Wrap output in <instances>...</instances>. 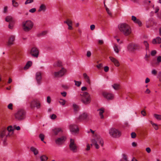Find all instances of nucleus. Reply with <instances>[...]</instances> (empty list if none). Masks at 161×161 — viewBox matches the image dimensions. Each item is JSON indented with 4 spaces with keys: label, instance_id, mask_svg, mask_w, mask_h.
<instances>
[{
    "label": "nucleus",
    "instance_id": "nucleus-17",
    "mask_svg": "<svg viewBox=\"0 0 161 161\" xmlns=\"http://www.w3.org/2000/svg\"><path fill=\"white\" fill-rule=\"evenodd\" d=\"M36 79L38 85H40L42 79L41 72L40 71L37 72L36 74Z\"/></svg>",
    "mask_w": 161,
    "mask_h": 161
},
{
    "label": "nucleus",
    "instance_id": "nucleus-6",
    "mask_svg": "<svg viewBox=\"0 0 161 161\" xmlns=\"http://www.w3.org/2000/svg\"><path fill=\"white\" fill-rule=\"evenodd\" d=\"M69 147L70 150L74 153H76L77 151V146L74 139H70Z\"/></svg>",
    "mask_w": 161,
    "mask_h": 161
},
{
    "label": "nucleus",
    "instance_id": "nucleus-63",
    "mask_svg": "<svg viewBox=\"0 0 161 161\" xmlns=\"http://www.w3.org/2000/svg\"><path fill=\"white\" fill-rule=\"evenodd\" d=\"M91 53L90 51H88L87 52L86 55L88 57H90L91 56Z\"/></svg>",
    "mask_w": 161,
    "mask_h": 161
},
{
    "label": "nucleus",
    "instance_id": "nucleus-42",
    "mask_svg": "<svg viewBox=\"0 0 161 161\" xmlns=\"http://www.w3.org/2000/svg\"><path fill=\"white\" fill-rule=\"evenodd\" d=\"M8 28L11 29H12L14 27V21L12 22L9 23Z\"/></svg>",
    "mask_w": 161,
    "mask_h": 161
},
{
    "label": "nucleus",
    "instance_id": "nucleus-37",
    "mask_svg": "<svg viewBox=\"0 0 161 161\" xmlns=\"http://www.w3.org/2000/svg\"><path fill=\"white\" fill-rule=\"evenodd\" d=\"M112 87L115 90H118L119 88V85L117 84H114L112 85Z\"/></svg>",
    "mask_w": 161,
    "mask_h": 161
},
{
    "label": "nucleus",
    "instance_id": "nucleus-30",
    "mask_svg": "<svg viewBox=\"0 0 161 161\" xmlns=\"http://www.w3.org/2000/svg\"><path fill=\"white\" fill-rule=\"evenodd\" d=\"M114 49L115 52L117 53H118L119 52V50L120 49L119 47L116 44H115L114 45Z\"/></svg>",
    "mask_w": 161,
    "mask_h": 161
},
{
    "label": "nucleus",
    "instance_id": "nucleus-41",
    "mask_svg": "<svg viewBox=\"0 0 161 161\" xmlns=\"http://www.w3.org/2000/svg\"><path fill=\"white\" fill-rule=\"evenodd\" d=\"M90 131L92 133L93 135V136L94 137H96V135L94 134L95 131L92 130L91 129H90L89 131L87 130L86 131V132L87 133H89L90 132Z\"/></svg>",
    "mask_w": 161,
    "mask_h": 161
},
{
    "label": "nucleus",
    "instance_id": "nucleus-20",
    "mask_svg": "<svg viewBox=\"0 0 161 161\" xmlns=\"http://www.w3.org/2000/svg\"><path fill=\"white\" fill-rule=\"evenodd\" d=\"M64 23L68 25V29L69 30H71L73 29V28L72 26L73 23L71 20L69 19H67L66 21H64Z\"/></svg>",
    "mask_w": 161,
    "mask_h": 161
},
{
    "label": "nucleus",
    "instance_id": "nucleus-53",
    "mask_svg": "<svg viewBox=\"0 0 161 161\" xmlns=\"http://www.w3.org/2000/svg\"><path fill=\"white\" fill-rule=\"evenodd\" d=\"M8 9V7L7 6L5 7L3 9V13H6L7 12Z\"/></svg>",
    "mask_w": 161,
    "mask_h": 161
},
{
    "label": "nucleus",
    "instance_id": "nucleus-7",
    "mask_svg": "<svg viewBox=\"0 0 161 161\" xmlns=\"http://www.w3.org/2000/svg\"><path fill=\"white\" fill-rule=\"evenodd\" d=\"M39 51L38 48L36 47H32L30 51V54L33 57L37 58L39 55Z\"/></svg>",
    "mask_w": 161,
    "mask_h": 161
},
{
    "label": "nucleus",
    "instance_id": "nucleus-36",
    "mask_svg": "<svg viewBox=\"0 0 161 161\" xmlns=\"http://www.w3.org/2000/svg\"><path fill=\"white\" fill-rule=\"evenodd\" d=\"M154 117L157 119L158 120H161V115L154 114L153 115Z\"/></svg>",
    "mask_w": 161,
    "mask_h": 161
},
{
    "label": "nucleus",
    "instance_id": "nucleus-52",
    "mask_svg": "<svg viewBox=\"0 0 161 161\" xmlns=\"http://www.w3.org/2000/svg\"><path fill=\"white\" fill-rule=\"evenodd\" d=\"M106 10L108 14L110 16H112V14L111 12L110 11L109 9L108 8H106Z\"/></svg>",
    "mask_w": 161,
    "mask_h": 161
},
{
    "label": "nucleus",
    "instance_id": "nucleus-26",
    "mask_svg": "<svg viewBox=\"0 0 161 161\" xmlns=\"http://www.w3.org/2000/svg\"><path fill=\"white\" fill-rule=\"evenodd\" d=\"M32 63L31 61H28L26 64L25 65L24 68V69L25 70H26L28 69L32 65Z\"/></svg>",
    "mask_w": 161,
    "mask_h": 161
},
{
    "label": "nucleus",
    "instance_id": "nucleus-39",
    "mask_svg": "<svg viewBox=\"0 0 161 161\" xmlns=\"http://www.w3.org/2000/svg\"><path fill=\"white\" fill-rule=\"evenodd\" d=\"M134 23H135L137 24H138L139 26H141L142 25V23L141 21L139 19H136V20L134 21Z\"/></svg>",
    "mask_w": 161,
    "mask_h": 161
},
{
    "label": "nucleus",
    "instance_id": "nucleus-61",
    "mask_svg": "<svg viewBox=\"0 0 161 161\" xmlns=\"http://www.w3.org/2000/svg\"><path fill=\"white\" fill-rule=\"evenodd\" d=\"M95 28V25H92L90 26V29L92 31H93Z\"/></svg>",
    "mask_w": 161,
    "mask_h": 161
},
{
    "label": "nucleus",
    "instance_id": "nucleus-10",
    "mask_svg": "<svg viewBox=\"0 0 161 161\" xmlns=\"http://www.w3.org/2000/svg\"><path fill=\"white\" fill-rule=\"evenodd\" d=\"M102 95L104 98L108 100H113L114 97L113 94L106 92H102Z\"/></svg>",
    "mask_w": 161,
    "mask_h": 161
},
{
    "label": "nucleus",
    "instance_id": "nucleus-44",
    "mask_svg": "<svg viewBox=\"0 0 161 161\" xmlns=\"http://www.w3.org/2000/svg\"><path fill=\"white\" fill-rule=\"evenodd\" d=\"M8 108L10 110H12L13 109V105L12 103H10L7 106Z\"/></svg>",
    "mask_w": 161,
    "mask_h": 161
},
{
    "label": "nucleus",
    "instance_id": "nucleus-60",
    "mask_svg": "<svg viewBox=\"0 0 161 161\" xmlns=\"http://www.w3.org/2000/svg\"><path fill=\"white\" fill-rule=\"evenodd\" d=\"M14 129H16L17 130H19L20 129V126H14Z\"/></svg>",
    "mask_w": 161,
    "mask_h": 161
},
{
    "label": "nucleus",
    "instance_id": "nucleus-24",
    "mask_svg": "<svg viewBox=\"0 0 161 161\" xmlns=\"http://www.w3.org/2000/svg\"><path fill=\"white\" fill-rule=\"evenodd\" d=\"M30 150L35 155H36L39 153V152L38 149L34 147H31L30 148Z\"/></svg>",
    "mask_w": 161,
    "mask_h": 161
},
{
    "label": "nucleus",
    "instance_id": "nucleus-33",
    "mask_svg": "<svg viewBox=\"0 0 161 161\" xmlns=\"http://www.w3.org/2000/svg\"><path fill=\"white\" fill-rule=\"evenodd\" d=\"M41 161H46L48 159V158L45 155H42L40 157Z\"/></svg>",
    "mask_w": 161,
    "mask_h": 161
},
{
    "label": "nucleus",
    "instance_id": "nucleus-3",
    "mask_svg": "<svg viewBox=\"0 0 161 161\" xmlns=\"http://www.w3.org/2000/svg\"><path fill=\"white\" fill-rule=\"evenodd\" d=\"M81 96V101L84 104L86 105L90 103H91V96L88 92H82Z\"/></svg>",
    "mask_w": 161,
    "mask_h": 161
},
{
    "label": "nucleus",
    "instance_id": "nucleus-57",
    "mask_svg": "<svg viewBox=\"0 0 161 161\" xmlns=\"http://www.w3.org/2000/svg\"><path fill=\"white\" fill-rule=\"evenodd\" d=\"M123 159L126 161H128L127 157L126 155L125 154H123Z\"/></svg>",
    "mask_w": 161,
    "mask_h": 161
},
{
    "label": "nucleus",
    "instance_id": "nucleus-14",
    "mask_svg": "<svg viewBox=\"0 0 161 161\" xmlns=\"http://www.w3.org/2000/svg\"><path fill=\"white\" fill-rule=\"evenodd\" d=\"M15 40V37L13 35L10 36L8 39L7 43V47H10L11 46L14 44V42Z\"/></svg>",
    "mask_w": 161,
    "mask_h": 161
},
{
    "label": "nucleus",
    "instance_id": "nucleus-55",
    "mask_svg": "<svg viewBox=\"0 0 161 161\" xmlns=\"http://www.w3.org/2000/svg\"><path fill=\"white\" fill-rule=\"evenodd\" d=\"M109 67H108L107 66H105L104 68V70L105 72H108L109 70Z\"/></svg>",
    "mask_w": 161,
    "mask_h": 161
},
{
    "label": "nucleus",
    "instance_id": "nucleus-21",
    "mask_svg": "<svg viewBox=\"0 0 161 161\" xmlns=\"http://www.w3.org/2000/svg\"><path fill=\"white\" fill-rule=\"evenodd\" d=\"M83 78L86 82L89 85H90L91 84V81L89 77L87 75L86 73H84L83 75Z\"/></svg>",
    "mask_w": 161,
    "mask_h": 161
},
{
    "label": "nucleus",
    "instance_id": "nucleus-9",
    "mask_svg": "<svg viewBox=\"0 0 161 161\" xmlns=\"http://www.w3.org/2000/svg\"><path fill=\"white\" fill-rule=\"evenodd\" d=\"M66 72V69L64 68H62L58 71L55 72L54 74L56 77H62L65 74Z\"/></svg>",
    "mask_w": 161,
    "mask_h": 161
},
{
    "label": "nucleus",
    "instance_id": "nucleus-32",
    "mask_svg": "<svg viewBox=\"0 0 161 161\" xmlns=\"http://www.w3.org/2000/svg\"><path fill=\"white\" fill-rule=\"evenodd\" d=\"M12 3L13 6L15 8L18 7L19 5V3L17 2H16L14 0H12Z\"/></svg>",
    "mask_w": 161,
    "mask_h": 161
},
{
    "label": "nucleus",
    "instance_id": "nucleus-28",
    "mask_svg": "<svg viewBox=\"0 0 161 161\" xmlns=\"http://www.w3.org/2000/svg\"><path fill=\"white\" fill-rule=\"evenodd\" d=\"M5 20L9 23L13 22L14 21L12 17L11 16H8L5 18Z\"/></svg>",
    "mask_w": 161,
    "mask_h": 161
},
{
    "label": "nucleus",
    "instance_id": "nucleus-2",
    "mask_svg": "<svg viewBox=\"0 0 161 161\" xmlns=\"http://www.w3.org/2000/svg\"><path fill=\"white\" fill-rule=\"evenodd\" d=\"M119 28L120 31L125 36H128L131 33V29L130 26L125 23L120 24L119 25Z\"/></svg>",
    "mask_w": 161,
    "mask_h": 161
},
{
    "label": "nucleus",
    "instance_id": "nucleus-11",
    "mask_svg": "<svg viewBox=\"0 0 161 161\" xmlns=\"http://www.w3.org/2000/svg\"><path fill=\"white\" fill-rule=\"evenodd\" d=\"M69 129L72 134H75L78 132L79 129L77 126L75 124H70L69 125Z\"/></svg>",
    "mask_w": 161,
    "mask_h": 161
},
{
    "label": "nucleus",
    "instance_id": "nucleus-5",
    "mask_svg": "<svg viewBox=\"0 0 161 161\" xmlns=\"http://www.w3.org/2000/svg\"><path fill=\"white\" fill-rule=\"evenodd\" d=\"M109 133L111 136L115 138L119 137L121 135L120 131L114 128H111L109 130Z\"/></svg>",
    "mask_w": 161,
    "mask_h": 161
},
{
    "label": "nucleus",
    "instance_id": "nucleus-43",
    "mask_svg": "<svg viewBox=\"0 0 161 161\" xmlns=\"http://www.w3.org/2000/svg\"><path fill=\"white\" fill-rule=\"evenodd\" d=\"M50 118L51 119H55L56 118L57 116L55 114H53L50 116Z\"/></svg>",
    "mask_w": 161,
    "mask_h": 161
},
{
    "label": "nucleus",
    "instance_id": "nucleus-54",
    "mask_svg": "<svg viewBox=\"0 0 161 161\" xmlns=\"http://www.w3.org/2000/svg\"><path fill=\"white\" fill-rule=\"evenodd\" d=\"M157 53V52L156 50L152 51L151 53V55L152 56H154Z\"/></svg>",
    "mask_w": 161,
    "mask_h": 161
},
{
    "label": "nucleus",
    "instance_id": "nucleus-31",
    "mask_svg": "<svg viewBox=\"0 0 161 161\" xmlns=\"http://www.w3.org/2000/svg\"><path fill=\"white\" fill-rule=\"evenodd\" d=\"M62 65V62L60 61H58L55 62L53 64L54 67H60Z\"/></svg>",
    "mask_w": 161,
    "mask_h": 161
},
{
    "label": "nucleus",
    "instance_id": "nucleus-50",
    "mask_svg": "<svg viewBox=\"0 0 161 161\" xmlns=\"http://www.w3.org/2000/svg\"><path fill=\"white\" fill-rule=\"evenodd\" d=\"M61 94L63 97H65L67 95V92H66L64 91L60 93Z\"/></svg>",
    "mask_w": 161,
    "mask_h": 161
},
{
    "label": "nucleus",
    "instance_id": "nucleus-46",
    "mask_svg": "<svg viewBox=\"0 0 161 161\" xmlns=\"http://www.w3.org/2000/svg\"><path fill=\"white\" fill-rule=\"evenodd\" d=\"M34 1V0H26L25 2V4H27L32 3Z\"/></svg>",
    "mask_w": 161,
    "mask_h": 161
},
{
    "label": "nucleus",
    "instance_id": "nucleus-56",
    "mask_svg": "<svg viewBox=\"0 0 161 161\" xmlns=\"http://www.w3.org/2000/svg\"><path fill=\"white\" fill-rule=\"evenodd\" d=\"M157 62L158 63L161 62V56H158L157 58Z\"/></svg>",
    "mask_w": 161,
    "mask_h": 161
},
{
    "label": "nucleus",
    "instance_id": "nucleus-34",
    "mask_svg": "<svg viewBox=\"0 0 161 161\" xmlns=\"http://www.w3.org/2000/svg\"><path fill=\"white\" fill-rule=\"evenodd\" d=\"M73 106L74 111L77 112L79 110V107L78 106L77 104L74 103L73 105Z\"/></svg>",
    "mask_w": 161,
    "mask_h": 161
},
{
    "label": "nucleus",
    "instance_id": "nucleus-38",
    "mask_svg": "<svg viewBox=\"0 0 161 161\" xmlns=\"http://www.w3.org/2000/svg\"><path fill=\"white\" fill-rule=\"evenodd\" d=\"M74 82L75 83V85L77 87H79L81 84V82L80 81L74 80Z\"/></svg>",
    "mask_w": 161,
    "mask_h": 161
},
{
    "label": "nucleus",
    "instance_id": "nucleus-47",
    "mask_svg": "<svg viewBox=\"0 0 161 161\" xmlns=\"http://www.w3.org/2000/svg\"><path fill=\"white\" fill-rule=\"evenodd\" d=\"M144 43L146 47V49L147 50V49L148 48H149V44L148 43V42L146 41H144Z\"/></svg>",
    "mask_w": 161,
    "mask_h": 161
},
{
    "label": "nucleus",
    "instance_id": "nucleus-64",
    "mask_svg": "<svg viewBox=\"0 0 161 161\" xmlns=\"http://www.w3.org/2000/svg\"><path fill=\"white\" fill-rule=\"evenodd\" d=\"M136 19H137V18H136L134 16H132V18H131V19L133 21H136Z\"/></svg>",
    "mask_w": 161,
    "mask_h": 161
},
{
    "label": "nucleus",
    "instance_id": "nucleus-59",
    "mask_svg": "<svg viewBox=\"0 0 161 161\" xmlns=\"http://www.w3.org/2000/svg\"><path fill=\"white\" fill-rule=\"evenodd\" d=\"M90 146L89 144H88L86 145V151H89L90 150Z\"/></svg>",
    "mask_w": 161,
    "mask_h": 161
},
{
    "label": "nucleus",
    "instance_id": "nucleus-4",
    "mask_svg": "<svg viewBox=\"0 0 161 161\" xmlns=\"http://www.w3.org/2000/svg\"><path fill=\"white\" fill-rule=\"evenodd\" d=\"M14 117L16 120H23L25 118V112L23 109H19L15 114Z\"/></svg>",
    "mask_w": 161,
    "mask_h": 161
},
{
    "label": "nucleus",
    "instance_id": "nucleus-27",
    "mask_svg": "<svg viewBox=\"0 0 161 161\" xmlns=\"http://www.w3.org/2000/svg\"><path fill=\"white\" fill-rule=\"evenodd\" d=\"M37 101V100L33 99L30 103V105L31 108L35 107Z\"/></svg>",
    "mask_w": 161,
    "mask_h": 161
},
{
    "label": "nucleus",
    "instance_id": "nucleus-22",
    "mask_svg": "<svg viewBox=\"0 0 161 161\" xmlns=\"http://www.w3.org/2000/svg\"><path fill=\"white\" fill-rule=\"evenodd\" d=\"M109 58L112 62L114 64L115 66L118 67L119 66V63L118 61L115 58L112 57H110Z\"/></svg>",
    "mask_w": 161,
    "mask_h": 161
},
{
    "label": "nucleus",
    "instance_id": "nucleus-8",
    "mask_svg": "<svg viewBox=\"0 0 161 161\" xmlns=\"http://www.w3.org/2000/svg\"><path fill=\"white\" fill-rule=\"evenodd\" d=\"M140 48L139 46L136 44L132 43L128 45L127 49L130 51L132 52Z\"/></svg>",
    "mask_w": 161,
    "mask_h": 161
},
{
    "label": "nucleus",
    "instance_id": "nucleus-16",
    "mask_svg": "<svg viewBox=\"0 0 161 161\" xmlns=\"http://www.w3.org/2000/svg\"><path fill=\"white\" fill-rule=\"evenodd\" d=\"M47 10V6L44 3H42L40 5L38 10L39 12H45Z\"/></svg>",
    "mask_w": 161,
    "mask_h": 161
},
{
    "label": "nucleus",
    "instance_id": "nucleus-58",
    "mask_svg": "<svg viewBox=\"0 0 161 161\" xmlns=\"http://www.w3.org/2000/svg\"><path fill=\"white\" fill-rule=\"evenodd\" d=\"M47 103H50L51 101V99L50 97L49 96H48L47 97Z\"/></svg>",
    "mask_w": 161,
    "mask_h": 161
},
{
    "label": "nucleus",
    "instance_id": "nucleus-62",
    "mask_svg": "<svg viewBox=\"0 0 161 161\" xmlns=\"http://www.w3.org/2000/svg\"><path fill=\"white\" fill-rule=\"evenodd\" d=\"M152 73L154 75H156L157 74V71L155 69L153 70L152 71Z\"/></svg>",
    "mask_w": 161,
    "mask_h": 161
},
{
    "label": "nucleus",
    "instance_id": "nucleus-18",
    "mask_svg": "<svg viewBox=\"0 0 161 161\" xmlns=\"http://www.w3.org/2000/svg\"><path fill=\"white\" fill-rule=\"evenodd\" d=\"M96 141L95 139H92L91 140V142L92 143V144L95 146V147L97 149H98L99 147V146L98 145V143H100L101 142V141L99 139H97Z\"/></svg>",
    "mask_w": 161,
    "mask_h": 161
},
{
    "label": "nucleus",
    "instance_id": "nucleus-1",
    "mask_svg": "<svg viewBox=\"0 0 161 161\" xmlns=\"http://www.w3.org/2000/svg\"><path fill=\"white\" fill-rule=\"evenodd\" d=\"M34 26V22L29 19L23 21L22 24V29L25 32H28L31 31L33 28Z\"/></svg>",
    "mask_w": 161,
    "mask_h": 161
},
{
    "label": "nucleus",
    "instance_id": "nucleus-15",
    "mask_svg": "<svg viewBox=\"0 0 161 161\" xmlns=\"http://www.w3.org/2000/svg\"><path fill=\"white\" fill-rule=\"evenodd\" d=\"M52 131L55 135H57L59 134L62 133L63 129L60 127L54 128L52 129Z\"/></svg>",
    "mask_w": 161,
    "mask_h": 161
},
{
    "label": "nucleus",
    "instance_id": "nucleus-29",
    "mask_svg": "<svg viewBox=\"0 0 161 161\" xmlns=\"http://www.w3.org/2000/svg\"><path fill=\"white\" fill-rule=\"evenodd\" d=\"M58 102L60 105L64 106L66 103V101L63 98H60Z\"/></svg>",
    "mask_w": 161,
    "mask_h": 161
},
{
    "label": "nucleus",
    "instance_id": "nucleus-40",
    "mask_svg": "<svg viewBox=\"0 0 161 161\" xmlns=\"http://www.w3.org/2000/svg\"><path fill=\"white\" fill-rule=\"evenodd\" d=\"M3 141V146H6L7 145L6 140L7 138H3V139H1Z\"/></svg>",
    "mask_w": 161,
    "mask_h": 161
},
{
    "label": "nucleus",
    "instance_id": "nucleus-23",
    "mask_svg": "<svg viewBox=\"0 0 161 161\" xmlns=\"http://www.w3.org/2000/svg\"><path fill=\"white\" fill-rule=\"evenodd\" d=\"M14 130V127L11 125L8 127L7 130L8 132V133H9V136L13 134Z\"/></svg>",
    "mask_w": 161,
    "mask_h": 161
},
{
    "label": "nucleus",
    "instance_id": "nucleus-19",
    "mask_svg": "<svg viewBox=\"0 0 161 161\" xmlns=\"http://www.w3.org/2000/svg\"><path fill=\"white\" fill-rule=\"evenodd\" d=\"M64 141V137H62L57 138L55 140L56 143L57 145H61L62 144Z\"/></svg>",
    "mask_w": 161,
    "mask_h": 161
},
{
    "label": "nucleus",
    "instance_id": "nucleus-49",
    "mask_svg": "<svg viewBox=\"0 0 161 161\" xmlns=\"http://www.w3.org/2000/svg\"><path fill=\"white\" fill-rule=\"evenodd\" d=\"M44 136L42 134H40L39 135V137L42 141H43L44 139Z\"/></svg>",
    "mask_w": 161,
    "mask_h": 161
},
{
    "label": "nucleus",
    "instance_id": "nucleus-35",
    "mask_svg": "<svg viewBox=\"0 0 161 161\" xmlns=\"http://www.w3.org/2000/svg\"><path fill=\"white\" fill-rule=\"evenodd\" d=\"M150 123L152 125L153 127L156 130H158V125L154 123L152 121H150Z\"/></svg>",
    "mask_w": 161,
    "mask_h": 161
},
{
    "label": "nucleus",
    "instance_id": "nucleus-25",
    "mask_svg": "<svg viewBox=\"0 0 161 161\" xmlns=\"http://www.w3.org/2000/svg\"><path fill=\"white\" fill-rule=\"evenodd\" d=\"M152 43L153 44L161 43V38L160 37H158L156 39H154L153 40Z\"/></svg>",
    "mask_w": 161,
    "mask_h": 161
},
{
    "label": "nucleus",
    "instance_id": "nucleus-45",
    "mask_svg": "<svg viewBox=\"0 0 161 161\" xmlns=\"http://www.w3.org/2000/svg\"><path fill=\"white\" fill-rule=\"evenodd\" d=\"M36 9L35 8H34L30 9L29 11L30 13H33L36 12Z\"/></svg>",
    "mask_w": 161,
    "mask_h": 161
},
{
    "label": "nucleus",
    "instance_id": "nucleus-12",
    "mask_svg": "<svg viewBox=\"0 0 161 161\" xmlns=\"http://www.w3.org/2000/svg\"><path fill=\"white\" fill-rule=\"evenodd\" d=\"M78 119L80 120L87 121L90 119V117L87 113L84 112L79 115Z\"/></svg>",
    "mask_w": 161,
    "mask_h": 161
},
{
    "label": "nucleus",
    "instance_id": "nucleus-51",
    "mask_svg": "<svg viewBox=\"0 0 161 161\" xmlns=\"http://www.w3.org/2000/svg\"><path fill=\"white\" fill-rule=\"evenodd\" d=\"M41 104L40 103L37 101L36 103V104L35 107H36L37 108H39L40 107Z\"/></svg>",
    "mask_w": 161,
    "mask_h": 161
},
{
    "label": "nucleus",
    "instance_id": "nucleus-13",
    "mask_svg": "<svg viewBox=\"0 0 161 161\" xmlns=\"http://www.w3.org/2000/svg\"><path fill=\"white\" fill-rule=\"evenodd\" d=\"M9 136V133H8L6 129H3L0 132V139L7 138Z\"/></svg>",
    "mask_w": 161,
    "mask_h": 161
},
{
    "label": "nucleus",
    "instance_id": "nucleus-48",
    "mask_svg": "<svg viewBox=\"0 0 161 161\" xmlns=\"http://www.w3.org/2000/svg\"><path fill=\"white\" fill-rule=\"evenodd\" d=\"M131 137L132 138H135L136 136V134L134 132H132L131 134Z\"/></svg>",
    "mask_w": 161,
    "mask_h": 161
}]
</instances>
